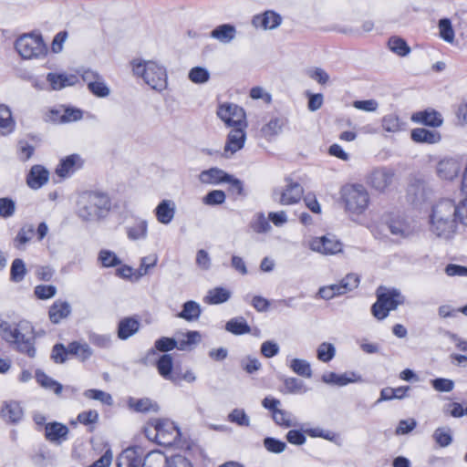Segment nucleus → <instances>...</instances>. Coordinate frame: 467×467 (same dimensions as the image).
Instances as JSON below:
<instances>
[{
    "mask_svg": "<svg viewBox=\"0 0 467 467\" xmlns=\"http://www.w3.org/2000/svg\"><path fill=\"white\" fill-rule=\"evenodd\" d=\"M0 331L2 337L14 349L27 355L29 358L36 356L35 329L29 321L21 320L17 323L3 322L0 324Z\"/></svg>",
    "mask_w": 467,
    "mask_h": 467,
    "instance_id": "nucleus-1",
    "label": "nucleus"
},
{
    "mask_svg": "<svg viewBox=\"0 0 467 467\" xmlns=\"http://www.w3.org/2000/svg\"><path fill=\"white\" fill-rule=\"evenodd\" d=\"M455 202L445 199L437 202L430 216V230L437 237L449 240L453 237L457 229Z\"/></svg>",
    "mask_w": 467,
    "mask_h": 467,
    "instance_id": "nucleus-2",
    "label": "nucleus"
},
{
    "mask_svg": "<svg viewBox=\"0 0 467 467\" xmlns=\"http://www.w3.org/2000/svg\"><path fill=\"white\" fill-rule=\"evenodd\" d=\"M111 209V201L108 194L100 192H84L77 201V213L86 222L105 218Z\"/></svg>",
    "mask_w": 467,
    "mask_h": 467,
    "instance_id": "nucleus-3",
    "label": "nucleus"
},
{
    "mask_svg": "<svg viewBox=\"0 0 467 467\" xmlns=\"http://www.w3.org/2000/svg\"><path fill=\"white\" fill-rule=\"evenodd\" d=\"M134 75L142 78L152 89L159 92L167 88L166 68L154 61L134 59L131 62Z\"/></svg>",
    "mask_w": 467,
    "mask_h": 467,
    "instance_id": "nucleus-4",
    "label": "nucleus"
},
{
    "mask_svg": "<svg viewBox=\"0 0 467 467\" xmlns=\"http://www.w3.org/2000/svg\"><path fill=\"white\" fill-rule=\"evenodd\" d=\"M346 211L350 214H363L368 208L370 196L366 187L359 183L346 184L340 191Z\"/></svg>",
    "mask_w": 467,
    "mask_h": 467,
    "instance_id": "nucleus-5",
    "label": "nucleus"
},
{
    "mask_svg": "<svg viewBox=\"0 0 467 467\" xmlns=\"http://www.w3.org/2000/svg\"><path fill=\"white\" fill-rule=\"evenodd\" d=\"M376 295L377 301L371 306V313L379 320L386 318L389 311L404 303V296L396 288L379 286Z\"/></svg>",
    "mask_w": 467,
    "mask_h": 467,
    "instance_id": "nucleus-6",
    "label": "nucleus"
},
{
    "mask_svg": "<svg viewBox=\"0 0 467 467\" xmlns=\"http://www.w3.org/2000/svg\"><path fill=\"white\" fill-rule=\"evenodd\" d=\"M146 436L162 446H171L180 438V431L173 422L166 420H153L145 429Z\"/></svg>",
    "mask_w": 467,
    "mask_h": 467,
    "instance_id": "nucleus-7",
    "label": "nucleus"
},
{
    "mask_svg": "<svg viewBox=\"0 0 467 467\" xmlns=\"http://www.w3.org/2000/svg\"><path fill=\"white\" fill-rule=\"evenodd\" d=\"M15 47L24 59H37L47 55V48L40 35L24 34L15 43Z\"/></svg>",
    "mask_w": 467,
    "mask_h": 467,
    "instance_id": "nucleus-8",
    "label": "nucleus"
},
{
    "mask_svg": "<svg viewBox=\"0 0 467 467\" xmlns=\"http://www.w3.org/2000/svg\"><path fill=\"white\" fill-rule=\"evenodd\" d=\"M285 182L284 186L273 189L272 200L281 205H292L299 202L304 193L302 185L288 177L285 179Z\"/></svg>",
    "mask_w": 467,
    "mask_h": 467,
    "instance_id": "nucleus-9",
    "label": "nucleus"
},
{
    "mask_svg": "<svg viewBox=\"0 0 467 467\" xmlns=\"http://www.w3.org/2000/svg\"><path fill=\"white\" fill-rule=\"evenodd\" d=\"M217 115L227 126L246 128L245 112L235 104L221 105L217 110Z\"/></svg>",
    "mask_w": 467,
    "mask_h": 467,
    "instance_id": "nucleus-10",
    "label": "nucleus"
},
{
    "mask_svg": "<svg viewBox=\"0 0 467 467\" xmlns=\"http://www.w3.org/2000/svg\"><path fill=\"white\" fill-rule=\"evenodd\" d=\"M342 244L334 235L315 237L309 242V248L322 254H335L342 251Z\"/></svg>",
    "mask_w": 467,
    "mask_h": 467,
    "instance_id": "nucleus-11",
    "label": "nucleus"
},
{
    "mask_svg": "<svg viewBox=\"0 0 467 467\" xmlns=\"http://www.w3.org/2000/svg\"><path fill=\"white\" fill-rule=\"evenodd\" d=\"M394 172L391 169L379 167L374 169L368 176L367 182L376 191H385L393 182Z\"/></svg>",
    "mask_w": 467,
    "mask_h": 467,
    "instance_id": "nucleus-12",
    "label": "nucleus"
},
{
    "mask_svg": "<svg viewBox=\"0 0 467 467\" xmlns=\"http://www.w3.org/2000/svg\"><path fill=\"white\" fill-rule=\"evenodd\" d=\"M244 129L239 127L231 130L223 149L224 157L229 158L244 148L246 140Z\"/></svg>",
    "mask_w": 467,
    "mask_h": 467,
    "instance_id": "nucleus-13",
    "label": "nucleus"
},
{
    "mask_svg": "<svg viewBox=\"0 0 467 467\" xmlns=\"http://www.w3.org/2000/svg\"><path fill=\"white\" fill-rule=\"evenodd\" d=\"M237 36V28L230 23L216 26L211 32L210 37L222 45H230Z\"/></svg>",
    "mask_w": 467,
    "mask_h": 467,
    "instance_id": "nucleus-14",
    "label": "nucleus"
},
{
    "mask_svg": "<svg viewBox=\"0 0 467 467\" xmlns=\"http://www.w3.org/2000/svg\"><path fill=\"white\" fill-rule=\"evenodd\" d=\"M159 374L165 379L178 384L181 381L180 373L172 371L173 359L170 354H163L156 363Z\"/></svg>",
    "mask_w": 467,
    "mask_h": 467,
    "instance_id": "nucleus-15",
    "label": "nucleus"
},
{
    "mask_svg": "<svg viewBox=\"0 0 467 467\" xmlns=\"http://www.w3.org/2000/svg\"><path fill=\"white\" fill-rule=\"evenodd\" d=\"M68 428L60 422H50L45 426V438L55 444H60L67 439Z\"/></svg>",
    "mask_w": 467,
    "mask_h": 467,
    "instance_id": "nucleus-16",
    "label": "nucleus"
},
{
    "mask_svg": "<svg viewBox=\"0 0 467 467\" xmlns=\"http://www.w3.org/2000/svg\"><path fill=\"white\" fill-rule=\"evenodd\" d=\"M461 171L460 161L453 158L443 159L437 165V173L444 180L454 179Z\"/></svg>",
    "mask_w": 467,
    "mask_h": 467,
    "instance_id": "nucleus-17",
    "label": "nucleus"
},
{
    "mask_svg": "<svg viewBox=\"0 0 467 467\" xmlns=\"http://www.w3.org/2000/svg\"><path fill=\"white\" fill-rule=\"evenodd\" d=\"M49 178L48 171L41 165H34L26 176V183L33 190H37L45 185Z\"/></svg>",
    "mask_w": 467,
    "mask_h": 467,
    "instance_id": "nucleus-18",
    "label": "nucleus"
},
{
    "mask_svg": "<svg viewBox=\"0 0 467 467\" xmlns=\"http://www.w3.org/2000/svg\"><path fill=\"white\" fill-rule=\"evenodd\" d=\"M156 219L162 224H169L174 218L176 204L171 200H162L154 210Z\"/></svg>",
    "mask_w": 467,
    "mask_h": 467,
    "instance_id": "nucleus-19",
    "label": "nucleus"
},
{
    "mask_svg": "<svg viewBox=\"0 0 467 467\" xmlns=\"http://www.w3.org/2000/svg\"><path fill=\"white\" fill-rule=\"evenodd\" d=\"M230 174L217 167L210 168L201 171L199 181L202 184L218 185L229 180Z\"/></svg>",
    "mask_w": 467,
    "mask_h": 467,
    "instance_id": "nucleus-20",
    "label": "nucleus"
},
{
    "mask_svg": "<svg viewBox=\"0 0 467 467\" xmlns=\"http://www.w3.org/2000/svg\"><path fill=\"white\" fill-rule=\"evenodd\" d=\"M282 18L277 13L268 10L262 15L254 16L253 25L264 29H275L281 24Z\"/></svg>",
    "mask_w": 467,
    "mask_h": 467,
    "instance_id": "nucleus-21",
    "label": "nucleus"
},
{
    "mask_svg": "<svg viewBox=\"0 0 467 467\" xmlns=\"http://www.w3.org/2000/svg\"><path fill=\"white\" fill-rule=\"evenodd\" d=\"M142 455L135 448L124 450L118 457V467H140L142 464Z\"/></svg>",
    "mask_w": 467,
    "mask_h": 467,
    "instance_id": "nucleus-22",
    "label": "nucleus"
},
{
    "mask_svg": "<svg viewBox=\"0 0 467 467\" xmlns=\"http://www.w3.org/2000/svg\"><path fill=\"white\" fill-rule=\"evenodd\" d=\"M80 158L77 154H72L61 160L56 169V174L64 179L71 176L78 168L80 167Z\"/></svg>",
    "mask_w": 467,
    "mask_h": 467,
    "instance_id": "nucleus-23",
    "label": "nucleus"
},
{
    "mask_svg": "<svg viewBox=\"0 0 467 467\" xmlns=\"http://www.w3.org/2000/svg\"><path fill=\"white\" fill-rule=\"evenodd\" d=\"M360 377L354 372H347L344 374H337L335 372H327L322 376V381L327 384L346 386L348 383L357 382Z\"/></svg>",
    "mask_w": 467,
    "mask_h": 467,
    "instance_id": "nucleus-24",
    "label": "nucleus"
},
{
    "mask_svg": "<svg viewBox=\"0 0 467 467\" xmlns=\"http://www.w3.org/2000/svg\"><path fill=\"white\" fill-rule=\"evenodd\" d=\"M71 313V306L63 300L55 301L48 310V317L53 324H58L62 319L67 318Z\"/></svg>",
    "mask_w": 467,
    "mask_h": 467,
    "instance_id": "nucleus-25",
    "label": "nucleus"
},
{
    "mask_svg": "<svg viewBox=\"0 0 467 467\" xmlns=\"http://www.w3.org/2000/svg\"><path fill=\"white\" fill-rule=\"evenodd\" d=\"M47 80L49 82L52 89L59 90L66 87L74 86L78 82V78L73 74L48 73Z\"/></svg>",
    "mask_w": 467,
    "mask_h": 467,
    "instance_id": "nucleus-26",
    "label": "nucleus"
},
{
    "mask_svg": "<svg viewBox=\"0 0 467 467\" xmlns=\"http://www.w3.org/2000/svg\"><path fill=\"white\" fill-rule=\"evenodd\" d=\"M140 329V322L134 317H124L118 325V337L126 340L135 335Z\"/></svg>",
    "mask_w": 467,
    "mask_h": 467,
    "instance_id": "nucleus-27",
    "label": "nucleus"
},
{
    "mask_svg": "<svg viewBox=\"0 0 467 467\" xmlns=\"http://www.w3.org/2000/svg\"><path fill=\"white\" fill-rule=\"evenodd\" d=\"M411 119L431 127H439L442 124L441 115L433 109L416 112L412 115Z\"/></svg>",
    "mask_w": 467,
    "mask_h": 467,
    "instance_id": "nucleus-28",
    "label": "nucleus"
},
{
    "mask_svg": "<svg viewBox=\"0 0 467 467\" xmlns=\"http://www.w3.org/2000/svg\"><path fill=\"white\" fill-rule=\"evenodd\" d=\"M126 234L130 240H144L148 236V222L138 218L134 223L126 227Z\"/></svg>",
    "mask_w": 467,
    "mask_h": 467,
    "instance_id": "nucleus-29",
    "label": "nucleus"
},
{
    "mask_svg": "<svg viewBox=\"0 0 467 467\" xmlns=\"http://www.w3.org/2000/svg\"><path fill=\"white\" fill-rule=\"evenodd\" d=\"M2 417L10 422H17L23 417V410L16 401H5L1 409Z\"/></svg>",
    "mask_w": 467,
    "mask_h": 467,
    "instance_id": "nucleus-30",
    "label": "nucleus"
},
{
    "mask_svg": "<svg viewBox=\"0 0 467 467\" xmlns=\"http://www.w3.org/2000/svg\"><path fill=\"white\" fill-rule=\"evenodd\" d=\"M202 314V308L199 303L190 300L182 305V309L177 314V317L188 322L196 321Z\"/></svg>",
    "mask_w": 467,
    "mask_h": 467,
    "instance_id": "nucleus-31",
    "label": "nucleus"
},
{
    "mask_svg": "<svg viewBox=\"0 0 467 467\" xmlns=\"http://www.w3.org/2000/svg\"><path fill=\"white\" fill-rule=\"evenodd\" d=\"M411 139L415 142L436 143L440 141L441 136L438 131L417 128L412 130Z\"/></svg>",
    "mask_w": 467,
    "mask_h": 467,
    "instance_id": "nucleus-32",
    "label": "nucleus"
},
{
    "mask_svg": "<svg viewBox=\"0 0 467 467\" xmlns=\"http://www.w3.org/2000/svg\"><path fill=\"white\" fill-rule=\"evenodd\" d=\"M231 297V292L223 287H215L208 291L204 297V302L209 305H219L228 301Z\"/></svg>",
    "mask_w": 467,
    "mask_h": 467,
    "instance_id": "nucleus-33",
    "label": "nucleus"
},
{
    "mask_svg": "<svg viewBox=\"0 0 467 467\" xmlns=\"http://www.w3.org/2000/svg\"><path fill=\"white\" fill-rule=\"evenodd\" d=\"M35 378L37 383L47 389L53 390L56 394H60L62 391V385L57 380L53 379L49 376H47L43 370L36 369Z\"/></svg>",
    "mask_w": 467,
    "mask_h": 467,
    "instance_id": "nucleus-34",
    "label": "nucleus"
},
{
    "mask_svg": "<svg viewBox=\"0 0 467 467\" xmlns=\"http://www.w3.org/2000/svg\"><path fill=\"white\" fill-rule=\"evenodd\" d=\"M15 121L10 109L5 105H0V130L3 135L13 131Z\"/></svg>",
    "mask_w": 467,
    "mask_h": 467,
    "instance_id": "nucleus-35",
    "label": "nucleus"
},
{
    "mask_svg": "<svg viewBox=\"0 0 467 467\" xmlns=\"http://www.w3.org/2000/svg\"><path fill=\"white\" fill-rule=\"evenodd\" d=\"M225 329L234 335L247 334L251 330L249 325L243 317L230 319L225 325Z\"/></svg>",
    "mask_w": 467,
    "mask_h": 467,
    "instance_id": "nucleus-36",
    "label": "nucleus"
},
{
    "mask_svg": "<svg viewBox=\"0 0 467 467\" xmlns=\"http://www.w3.org/2000/svg\"><path fill=\"white\" fill-rule=\"evenodd\" d=\"M286 120L283 118L271 119L263 128L261 132L265 138H271L281 132Z\"/></svg>",
    "mask_w": 467,
    "mask_h": 467,
    "instance_id": "nucleus-37",
    "label": "nucleus"
},
{
    "mask_svg": "<svg viewBox=\"0 0 467 467\" xmlns=\"http://www.w3.org/2000/svg\"><path fill=\"white\" fill-rule=\"evenodd\" d=\"M272 417L277 425L284 428L296 427L298 424L291 412L281 409L274 410V415Z\"/></svg>",
    "mask_w": 467,
    "mask_h": 467,
    "instance_id": "nucleus-38",
    "label": "nucleus"
},
{
    "mask_svg": "<svg viewBox=\"0 0 467 467\" xmlns=\"http://www.w3.org/2000/svg\"><path fill=\"white\" fill-rule=\"evenodd\" d=\"M129 406L137 412H156L159 410L158 404L148 398L140 400H135L131 398L129 400Z\"/></svg>",
    "mask_w": 467,
    "mask_h": 467,
    "instance_id": "nucleus-39",
    "label": "nucleus"
},
{
    "mask_svg": "<svg viewBox=\"0 0 467 467\" xmlns=\"http://www.w3.org/2000/svg\"><path fill=\"white\" fill-rule=\"evenodd\" d=\"M389 48L400 57H406L410 52L407 42L400 36H391L388 41Z\"/></svg>",
    "mask_w": 467,
    "mask_h": 467,
    "instance_id": "nucleus-40",
    "label": "nucleus"
},
{
    "mask_svg": "<svg viewBox=\"0 0 467 467\" xmlns=\"http://www.w3.org/2000/svg\"><path fill=\"white\" fill-rule=\"evenodd\" d=\"M158 263V255L156 254H151L147 256H144L140 259V265L137 269L136 279H139L144 275H146L150 270L154 268Z\"/></svg>",
    "mask_w": 467,
    "mask_h": 467,
    "instance_id": "nucleus-41",
    "label": "nucleus"
},
{
    "mask_svg": "<svg viewBox=\"0 0 467 467\" xmlns=\"http://www.w3.org/2000/svg\"><path fill=\"white\" fill-rule=\"evenodd\" d=\"M404 126L405 123H403L395 114L386 115L382 119V128L388 132H399L405 129Z\"/></svg>",
    "mask_w": 467,
    "mask_h": 467,
    "instance_id": "nucleus-42",
    "label": "nucleus"
},
{
    "mask_svg": "<svg viewBox=\"0 0 467 467\" xmlns=\"http://www.w3.org/2000/svg\"><path fill=\"white\" fill-rule=\"evenodd\" d=\"M306 391L307 388L301 379L296 378H285L284 379V393L303 394Z\"/></svg>",
    "mask_w": 467,
    "mask_h": 467,
    "instance_id": "nucleus-43",
    "label": "nucleus"
},
{
    "mask_svg": "<svg viewBox=\"0 0 467 467\" xmlns=\"http://www.w3.org/2000/svg\"><path fill=\"white\" fill-rule=\"evenodd\" d=\"M26 275V268L24 261L16 258L13 261L10 269V280L14 283H20Z\"/></svg>",
    "mask_w": 467,
    "mask_h": 467,
    "instance_id": "nucleus-44",
    "label": "nucleus"
},
{
    "mask_svg": "<svg viewBox=\"0 0 467 467\" xmlns=\"http://www.w3.org/2000/svg\"><path fill=\"white\" fill-rule=\"evenodd\" d=\"M98 260L103 267H114L121 264V261L117 254L107 249L99 251Z\"/></svg>",
    "mask_w": 467,
    "mask_h": 467,
    "instance_id": "nucleus-45",
    "label": "nucleus"
},
{
    "mask_svg": "<svg viewBox=\"0 0 467 467\" xmlns=\"http://www.w3.org/2000/svg\"><path fill=\"white\" fill-rule=\"evenodd\" d=\"M68 351L69 354L78 356L81 360H86L92 356V349L88 344H81L77 341L68 345Z\"/></svg>",
    "mask_w": 467,
    "mask_h": 467,
    "instance_id": "nucleus-46",
    "label": "nucleus"
},
{
    "mask_svg": "<svg viewBox=\"0 0 467 467\" xmlns=\"http://www.w3.org/2000/svg\"><path fill=\"white\" fill-rule=\"evenodd\" d=\"M210 77V72L203 67H194L188 73V78L194 84H204L209 81Z\"/></svg>",
    "mask_w": 467,
    "mask_h": 467,
    "instance_id": "nucleus-47",
    "label": "nucleus"
},
{
    "mask_svg": "<svg viewBox=\"0 0 467 467\" xmlns=\"http://www.w3.org/2000/svg\"><path fill=\"white\" fill-rule=\"evenodd\" d=\"M84 397L89 400H99L102 404L105 405H112L113 404V399L112 396L103 390L96 389H87L83 393Z\"/></svg>",
    "mask_w": 467,
    "mask_h": 467,
    "instance_id": "nucleus-48",
    "label": "nucleus"
},
{
    "mask_svg": "<svg viewBox=\"0 0 467 467\" xmlns=\"http://www.w3.org/2000/svg\"><path fill=\"white\" fill-rule=\"evenodd\" d=\"M291 369L297 375L305 378L312 377L310 363L305 359L294 358L290 364Z\"/></svg>",
    "mask_w": 467,
    "mask_h": 467,
    "instance_id": "nucleus-49",
    "label": "nucleus"
},
{
    "mask_svg": "<svg viewBox=\"0 0 467 467\" xmlns=\"http://www.w3.org/2000/svg\"><path fill=\"white\" fill-rule=\"evenodd\" d=\"M336 355V348L333 344L328 342L321 343L317 349V358L325 363L329 362Z\"/></svg>",
    "mask_w": 467,
    "mask_h": 467,
    "instance_id": "nucleus-50",
    "label": "nucleus"
},
{
    "mask_svg": "<svg viewBox=\"0 0 467 467\" xmlns=\"http://www.w3.org/2000/svg\"><path fill=\"white\" fill-rule=\"evenodd\" d=\"M440 36L448 43H452L455 37V33L449 18H442L438 24Z\"/></svg>",
    "mask_w": 467,
    "mask_h": 467,
    "instance_id": "nucleus-51",
    "label": "nucleus"
},
{
    "mask_svg": "<svg viewBox=\"0 0 467 467\" xmlns=\"http://www.w3.org/2000/svg\"><path fill=\"white\" fill-rule=\"evenodd\" d=\"M390 234L397 238H405L410 234V229L408 224L400 221H393L388 224Z\"/></svg>",
    "mask_w": 467,
    "mask_h": 467,
    "instance_id": "nucleus-52",
    "label": "nucleus"
},
{
    "mask_svg": "<svg viewBox=\"0 0 467 467\" xmlns=\"http://www.w3.org/2000/svg\"><path fill=\"white\" fill-rule=\"evenodd\" d=\"M251 227L254 232L258 234L267 233L271 229L269 222L262 213H257L254 217L251 223Z\"/></svg>",
    "mask_w": 467,
    "mask_h": 467,
    "instance_id": "nucleus-53",
    "label": "nucleus"
},
{
    "mask_svg": "<svg viewBox=\"0 0 467 467\" xmlns=\"http://www.w3.org/2000/svg\"><path fill=\"white\" fill-rule=\"evenodd\" d=\"M433 438L441 447H447L452 441L451 430L449 428L436 429L433 433Z\"/></svg>",
    "mask_w": 467,
    "mask_h": 467,
    "instance_id": "nucleus-54",
    "label": "nucleus"
},
{
    "mask_svg": "<svg viewBox=\"0 0 467 467\" xmlns=\"http://www.w3.org/2000/svg\"><path fill=\"white\" fill-rule=\"evenodd\" d=\"M225 199L226 195L223 191L213 190L202 198V202L206 205H218L223 203Z\"/></svg>",
    "mask_w": 467,
    "mask_h": 467,
    "instance_id": "nucleus-55",
    "label": "nucleus"
},
{
    "mask_svg": "<svg viewBox=\"0 0 467 467\" xmlns=\"http://www.w3.org/2000/svg\"><path fill=\"white\" fill-rule=\"evenodd\" d=\"M228 420L239 426L248 427L250 425V419L243 409L233 410L228 415Z\"/></svg>",
    "mask_w": 467,
    "mask_h": 467,
    "instance_id": "nucleus-56",
    "label": "nucleus"
},
{
    "mask_svg": "<svg viewBox=\"0 0 467 467\" xmlns=\"http://www.w3.org/2000/svg\"><path fill=\"white\" fill-rule=\"evenodd\" d=\"M34 234L35 228L33 225L30 224L22 227L16 237V242L17 243L16 247L20 249L22 245L28 243L34 236Z\"/></svg>",
    "mask_w": 467,
    "mask_h": 467,
    "instance_id": "nucleus-57",
    "label": "nucleus"
},
{
    "mask_svg": "<svg viewBox=\"0 0 467 467\" xmlns=\"http://www.w3.org/2000/svg\"><path fill=\"white\" fill-rule=\"evenodd\" d=\"M16 212V202L9 197L0 198V217L9 218Z\"/></svg>",
    "mask_w": 467,
    "mask_h": 467,
    "instance_id": "nucleus-58",
    "label": "nucleus"
},
{
    "mask_svg": "<svg viewBox=\"0 0 467 467\" xmlns=\"http://www.w3.org/2000/svg\"><path fill=\"white\" fill-rule=\"evenodd\" d=\"M265 448L272 453H281L286 448V443L275 438L267 437L264 440Z\"/></svg>",
    "mask_w": 467,
    "mask_h": 467,
    "instance_id": "nucleus-59",
    "label": "nucleus"
},
{
    "mask_svg": "<svg viewBox=\"0 0 467 467\" xmlns=\"http://www.w3.org/2000/svg\"><path fill=\"white\" fill-rule=\"evenodd\" d=\"M62 123H69L80 120L83 118V111L80 109L67 107L63 109Z\"/></svg>",
    "mask_w": 467,
    "mask_h": 467,
    "instance_id": "nucleus-60",
    "label": "nucleus"
},
{
    "mask_svg": "<svg viewBox=\"0 0 467 467\" xmlns=\"http://www.w3.org/2000/svg\"><path fill=\"white\" fill-rule=\"evenodd\" d=\"M165 457L161 453L150 452L144 457L140 467H160L164 463Z\"/></svg>",
    "mask_w": 467,
    "mask_h": 467,
    "instance_id": "nucleus-61",
    "label": "nucleus"
},
{
    "mask_svg": "<svg viewBox=\"0 0 467 467\" xmlns=\"http://www.w3.org/2000/svg\"><path fill=\"white\" fill-rule=\"evenodd\" d=\"M89 91L99 98H105L109 95V88L101 78L95 83H91L88 87Z\"/></svg>",
    "mask_w": 467,
    "mask_h": 467,
    "instance_id": "nucleus-62",
    "label": "nucleus"
},
{
    "mask_svg": "<svg viewBox=\"0 0 467 467\" xmlns=\"http://www.w3.org/2000/svg\"><path fill=\"white\" fill-rule=\"evenodd\" d=\"M339 283L344 294H346L358 287L359 277L356 274H348Z\"/></svg>",
    "mask_w": 467,
    "mask_h": 467,
    "instance_id": "nucleus-63",
    "label": "nucleus"
},
{
    "mask_svg": "<svg viewBox=\"0 0 467 467\" xmlns=\"http://www.w3.org/2000/svg\"><path fill=\"white\" fill-rule=\"evenodd\" d=\"M455 210L457 220L461 223L467 225V196L458 204L455 203Z\"/></svg>",
    "mask_w": 467,
    "mask_h": 467,
    "instance_id": "nucleus-64",
    "label": "nucleus"
}]
</instances>
